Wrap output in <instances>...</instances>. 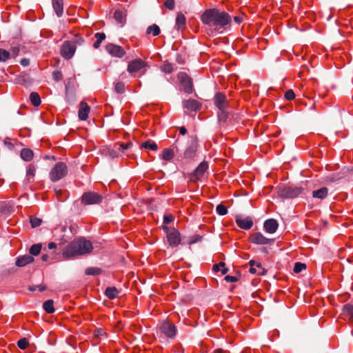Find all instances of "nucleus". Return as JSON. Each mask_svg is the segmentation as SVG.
I'll return each mask as SVG.
<instances>
[{
    "label": "nucleus",
    "instance_id": "obj_52",
    "mask_svg": "<svg viewBox=\"0 0 353 353\" xmlns=\"http://www.w3.org/2000/svg\"><path fill=\"white\" fill-rule=\"evenodd\" d=\"M52 77L55 81H59L62 79V74L60 71H54L52 74Z\"/></svg>",
    "mask_w": 353,
    "mask_h": 353
},
{
    "label": "nucleus",
    "instance_id": "obj_11",
    "mask_svg": "<svg viewBox=\"0 0 353 353\" xmlns=\"http://www.w3.org/2000/svg\"><path fill=\"white\" fill-rule=\"evenodd\" d=\"M147 66V63L141 59H136L129 62L127 70L129 73L139 72Z\"/></svg>",
    "mask_w": 353,
    "mask_h": 353
},
{
    "label": "nucleus",
    "instance_id": "obj_4",
    "mask_svg": "<svg viewBox=\"0 0 353 353\" xmlns=\"http://www.w3.org/2000/svg\"><path fill=\"white\" fill-rule=\"evenodd\" d=\"M304 189L301 186H283L278 190L279 196L285 199H294L303 193Z\"/></svg>",
    "mask_w": 353,
    "mask_h": 353
},
{
    "label": "nucleus",
    "instance_id": "obj_3",
    "mask_svg": "<svg viewBox=\"0 0 353 353\" xmlns=\"http://www.w3.org/2000/svg\"><path fill=\"white\" fill-rule=\"evenodd\" d=\"M214 103L216 107L220 110L221 113L219 114V119L225 121L228 118V101L226 96L221 93H216L214 97Z\"/></svg>",
    "mask_w": 353,
    "mask_h": 353
},
{
    "label": "nucleus",
    "instance_id": "obj_38",
    "mask_svg": "<svg viewBox=\"0 0 353 353\" xmlns=\"http://www.w3.org/2000/svg\"><path fill=\"white\" fill-rule=\"evenodd\" d=\"M41 250V245L40 244H34L30 248V253L32 255H38Z\"/></svg>",
    "mask_w": 353,
    "mask_h": 353
},
{
    "label": "nucleus",
    "instance_id": "obj_53",
    "mask_svg": "<svg viewBox=\"0 0 353 353\" xmlns=\"http://www.w3.org/2000/svg\"><path fill=\"white\" fill-rule=\"evenodd\" d=\"M174 221V216L172 214L165 215L163 217V223L168 224Z\"/></svg>",
    "mask_w": 353,
    "mask_h": 353
},
{
    "label": "nucleus",
    "instance_id": "obj_25",
    "mask_svg": "<svg viewBox=\"0 0 353 353\" xmlns=\"http://www.w3.org/2000/svg\"><path fill=\"white\" fill-rule=\"evenodd\" d=\"M328 194V190L327 188H321L317 190H314L312 192V196L314 198L319 199H325Z\"/></svg>",
    "mask_w": 353,
    "mask_h": 353
},
{
    "label": "nucleus",
    "instance_id": "obj_13",
    "mask_svg": "<svg viewBox=\"0 0 353 353\" xmlns=\"http://www.w3.org/2000/svg\"><path fill=\"white\" fill-rule=\"evenodd\" d=\"M235 221L236 225L243 230H250L253 225V220L250 216L243 217L237 216Z\"/></svg>",
    "mask_w": 353,
    "mask_h": 353
},
{
    "label": "nucleus",
    "instance_id": "obj_40",
    "mask_svg": "<svg viewBox=\"0 0 353 353\" xmlns=\"http://www.w3.org/2000/svg\"><path fill=\"white\" fill-rule=\"evenodd\" d=\"M161 70L164 73H171L173 70V67L171 63H166L161 66Z\"/></svg>",
    "mask_w": 353,
    "mask_h": 353
},
{
    "label": "nucleus",
    "instance_id": "obj_57",
    "mask_svg": "<svg viewBox=\"0 0 353 353\" xmlns=\"http://www.w3.org/2000/svg\"><path fill=\"white\" fill-rule=\"evenodd\" d=\"M48 247L50 250L54 249L57 247V245L54 242H51L48 245Z\"/></svg>",
    "mask_w": 353,
    "mask_h": 353
},
{
    "label": "nucleus",
    "instance_id": "obj_44",
    "mask_svg": "<svg viewBox=\"0 0 353 353\" xmlns=\"http://www.w3.org/2000/svg\"><path fill=\"white\" fill-rule=\"evenodd\" d=\"M216 212L221 216L225 215L228 213L226 207L222 204H219L216 208Z\"/></svg>",
    "mask_w": 353,
    "mask_h": 353
},
{
    "label": "nucleus",
    "instance_id": "obj_16",
    "mask_svg": "<svg viewBox=\"0 0 353 353\" xmlns=\"http://www.w3.org/2000/svg\"><path fill=\"white\" fill-rule=\"evenodd\" d=\"M183 106L184 108H186L190 111L196 112L200 110L201 105L198 101L195 99H188L183 101Z\"/></svg>",
    "mask_w": 353,
    "mask_h": 353
},
{
    "label": "nucleus",
    "instance_id": "obj_28",
    "mask_svg": "<svg viewBox=\"0 0 353 353\" xmlns=\"http://www.w3.org/2000/svg\"><path fill=\"white\" fill-rule=\"evenodd\" d=\"M182 77L185 78L186 81L185 83H182L184 87V90L185 92L190 94L192 92V83L191 79L188 77L186 74H183Z\"/></svg>",
    "mask_w": 353,
    "mask_h": 353
},
{
    "label": "nucleus",
    "instance_id": "obj_39",
    "mask_svg": "<svg viewBox=\"0 0 353 353\" xmlns=\"http://www.w3.org/2000/svg\"><path fill=\"white\" fill-rule=\"evenodd\" d=\"M10 57V54L8 51L4 49H0V61L5 62Z\"/></svg>",
    "mask_w": 353,
    "mask_h": 353
},
{
    "label": "nucleus",
    "instance_id": "obj_54",
    "mask_svg": "<svg viewBox=\"0 0 353 353\" xmlns=\"http://www.w3.org/2000/svg\"><path fill=\"white\" fill-rule=\"evenodd\" d=\"M225 279L226 281L230 282V283H234V282L237 281L236 277L233 276H230V275L226 276L225 277Z\"/></svg>",
    "mask_w": 353,
    "mask_h": 353
},
{
    "label": "nucleus",
    "instance_id": "obj_50",
    "mask_svg": "<svg viewBox=\"0 0 353 353\" xmlns=\"http://www.w3.org/2000/svg\"><path fill=\"white\" fill-rule=\"evenodd\" d=\"M165 6L169 10H173L174 8V0H166L164 3Z\"/></svg>",
    "mask_w": 353,
    "mask_h": 353
},
{
    "label": "nucleus",
    "instance_id": "obj_27",
    "mask_svg": "<svg viewBox=\"0 0 353 353\" xmlns=\"http://www.w3.org/2000/svg\"><path fill=\"white\" fill-rule=\"evenodd\" d=\"M20 155L24 161H30L32 159L34 153L30 149L24 148L21 150Z\"/></svg>",
    "mask_w": 353,
    "mask_h": 353
},
{
    "label": "nucleus",
    "instance_id": "obj_15",
    "mask_svg": "<svg viewBox=\"0 0 353 353\" xmlns=\"http://www.w3.org/2000/svg\"><path fill=\"white\" fill-rule=\"evenodd\" d=\"M249 265L250 266V272L251 274L264 275L267 272L266 270L262 266L261 263L259 262H256L254 260H251L249 261Z\"/></svg>",
    "mask_w": 353,
    "mask_h": 353
},
{
    "label": "nucleus",
    "instance_id": "obj_46",
    "mask_svg": "<svg viewBox=\"0 0 353 353\" xmlns=\"http://www.w3.org/2000/svg\"><path fill=\"white\" fill-rule=\"evenodd\" d=\"M305 268H306L305 264L297 262L294 265V272H296V273H299L302 270H305Z\"/></svg>",
    "mask_w": 353,
    "mask_h": 353
},
{
    "label": "nucleus",
    "instance_id": "obj_42",
    "mask_svg": "<svg viewBox=\"0 0 353 353\" xmlns=\"http://www.w3.org/2000/svg\"><path fill=\"white\" fill-rule=\"evenodd\" d=\"M115 91L119 94H122L125 92V84L123 82H117L114 86Z\"/></svg>",
    "mask_w": 353,
    "mask_h": 353
},
{
    "label": "nucleus",
    "instance_id": "obj_45",
    "mask_svg": "<svg viewBox=\"0 0 353 353\" xmlns=\"http://www.w3.org/2000/svg\"><path fill=\"white\" fill-rule=\"evenodd\" d=\"M114 17L118 23H122L124 19L123 13L121 11L116 10L114 13Z\"/></svg>",
    "mask_w": 353,
    "mask_h": 353
},
{
    "label": "nucleus",
    "instance_id": "obj_55",
    "mask_svg": "<svg viewBox=\"0 0 353 353\" xmlns=\"http://www.w3.org/2000/svg\"><path fill=\"white\" fill-rule=\"evenodd\" d=\"M21 65L26 67L30 64V61L28 59H22L20 61Z\"/></svg>",
    "mask_w": 353,
    "mask_h": 353
},
{
    "label": "nucleus",
    "instance_id": "obj_58",
    "mask_svg": "<svg viewBox=\"0 0 353 353\" xmlns=\"http://www.w3.org/2000/svg\"><path fill=\"white\" fill-rule=\"evenodd\" d=\"M183 73H181L179 75V79H180V81L181 83H185V78H184V77H182V74Z\"/></svg>",
    "mask_w": 353,
    "mask_h": 353
},
{
    "label": "nucleus",
    "instance_id": "obj_6",
    "mask_svg": "<svg viewBox=\"0 0 353 353\" xmlns=\"http://www.w3.org/2000/svg\"><path fill=\"white\" fill-rule=\"evenodd\" d=\"M163 228L167 233V239L170 245L172 247L177 246L181 242L179 232L175 228L170 229L168 226H163Z\"/></svg>",
    "mask_w": 353,
    "mask_h": 353
},
{
    "label": "nucleus",
    "instance_id": "obj_29",
    "mask_svg": "<svg viewBox=\"0 0 353 353\" xmlns=\"http://www.w3.org/2000/svg\"><path fill=\"white\" fill-rule=\"evenodd\" d=\"M182 77L185 78L186 81L185 83H182L184 87V90L185 92L190 94L192 92V83L191 79L188 77L186 74H183Z\"/></svg>",
    "mask_w": 353,
    "mask_h": 353
},
{
    "label": "nucleus",
    "instance_id": "obj_49",
    "mask_svg": "<svg viewBox=\"0 0 353 353\" xmlns=\"http://www.w3.org/2000/svg\"><path fill=\"white\" fill-rule=\"evenodd\" d=\"M9 52L10 54V57L14 58L19 54V48L18 46L12 47Z\"/></svg>",
    "mask_w": 353,
    "mask_h": 353
},
{
    "label": "nucleus",
    "instance_id": "obj_37",
    "mask_svg": "<svg viewBox=\"0 0 353 353\" xmlns=\"http://www.w3.org/2000/svg\"><path fill=\"white\" fill-rule=\"evenodd\" d=\"M36 172V168L34 165H29L27 170H26V175L28 177V179L30 180V179H32Z\"/></svg>",
    "mask_w": 353,
    "mask_h": 353
},
{
    "label": "nucleus",
    "instance_id": "obj_2",
    "mask_svg": "<svg viewBox=\"0 0 353 353\" xmlns=\"http://www.w3.org/2000/svg\"><path fill=\"white\" fill-rule=\"evenodd\" d=\"M92 243L84 238L75 239L65 246L63 250V257L70 259L74 257L86 255L92 252Z\"/></svg>",
    "mask_w": 353,
    "mask_h": 353
},
{
    "label": "nucleus",
    "instance_id": "obj_51",
    "mask_svg": "<svg viewBox=\"0 0 353 353\" xmlns=\"http://www.w3.org/2000/svg\"><path fill=\"white\" fill-rule=\"evenodd\" d=\"M29 290L30 291H35V290H38L40 292H43L46 290V287L43 285H39L31 286L29 288Z\"/></svg>",
    "mask_w": 353,
    "mask_h": 353
},
{
    "label": "nucleus",
    "instance_id": "obj_12",
    "mask_svg": "<svg viewBox=\"0 0 353 353\" xmlns=\"http://www.w3.org/2000/svg\"><path fill=\"white\" fill-rule=\"evenodd\" d=\"M108 52L113 57L121 58L125 54V50L120 46L109 43L105 46Z\"/></svg>",
    "mask_w": 353,
    "mask_h": 353
},
{
    "label": "nucleus",
    "instance_id": "obj_48",
    "mask_svg": "<svg viewBox=\"0 0 353 353\" xmlns=\"http://www.w3.org/2000/svg\"><path fill=\"white\" fill-rule=\"evenodd\" d=\"M30 223L33 228H36L41 225V220L39 218L34 217L30 219Z\"/></svg>",
    "mask_w": 353,
    "mask_h": 353
},
{
    "label": "nucleus",
    "instance_id": "obj_5",
    "mask_svg": "<svg viewBox=\"0 0 353 353\" xmlns=\"http://www.w3.org/2000/svg\"><path fill=\"white\" fill-rule=\"evenodd\" d=\"M67 174L68 167L66 164L63 162H59L51 169L49 176L52 181L56 182L65 177Z\"/></svg>",
    "mask_w": 353,
    "mask_h": 353
},
{
    "label": "nucleus",
    "instance_id": "obj_7",
    "mask_svg": "<svg viewBox=\"0 0 353 353\" xmlns=\"http://www.w3.org/2000/svg\"><path fill=\"white\" fill-rule=\"evenodd\" d=\"M102 201V196L95 192H85L82 195L81 202L85 205L98 204Z\"/></svg>",
    "mask_w": 353,
    "mask_h": 353
},
{
    "label": "nucleus",
    "instance_id": "obj_9",
    "mask_svg": "<svg viewBox=\"0 0 353 353\" xmlns=\"http://www.w3.org/2000/svg\"><path fill=\"white\" fill-rule=\"evenodd\" d=\"M208 168V163L206 161L201 162L195 169L194 172L191 174L190 176V181L192 182H196L200 180L203 177Z\"/></svg>",
    "mask_w": 353,
    "mask_h": 353
},
{
    "label": "nucleus",
    "instance_id": "obj_56",
    "mask_svg": "<svg viewBox=\"0 0 353 353\" xmlns=\"http://www.w3.org/2000/svg\"><path fill=\"white\" fill-rule=\"evenodd\" d=\"M179 132L181 134L184 135L187 133V130L184 126H182L179 128Z\"/></svg>",
    "mask_w": 353,
    "mask_h": 353
},
{
    "label": "nucleus",
    "instance_id": "obj_1",
    "mask_svg": "<svg viewBox=\"0 0 353 353\" xmlns=\"http://www.w3.org/2000/svg\"><path fill=\"white\" fill-rule=\"evenodd\" d=\"M201 20L215 34L223 33L232 23V17L228 12L216 8L205 10L201 16Z\"/></svg>",
    "mask_w": 353,
    "mask_h": 353
},
{
    "label": "nucleus",
    "instance_id": "obj_10",
    "mask_svg": "<svg viewBox=\"0 0 353 353\" xmlns=\"http://www.w3.org/2000/svg\"><path fill=\"white\" fill-rule=\"evenodd\" d=\"M249 241L256 245H268L273 241V239L266 238L261 232H255L250 236Z\"/></svg>",
    "mask_w": 353,
    "mask_h": 353
},
{
    "label": "nucleus",
    "instance_id": "obj_35",
    "mask_svg": "<svg viewBox=\"0 0 353 353\" xmlns=\"http://www.w3.org/2000/svg\"><path fill=\"white\" fill-rule=\"evenodd\" d=\"M213 270L215 272L221 271L223 275L228 272V268H225V264L223 262H220L218 264L213 265Z\"/></svg>",
    "mask_w": 353,
    "mask_h": 353
},
{
    "label": "nucleus",
    "instance_id": "obj_21",
    "mask_svg": "<svg viewBox=\"0 0 353 353\" xmlns=\"http://www.w3.org/2000/svg\"><path fill=\"white\" fill-rule=\"evenodd\" d=\"M175 26L178 30H183L186 27V18L181 12L178 13L176 18Z\"/></svg>",
    "mask_w": 353,
    "mask_h": 353
},
{
    "label": "nucleus",
    "instance_id": "obj_43",
    "mask_svg": "<svg viewBox=\"0 0 353 353\" xmlns=\"http://www.w3.org/2000/svg\"><path fill=\"white\" fill-rule=\"evenodd\" d=\"M17 345L20 349L25 350L29 345V342L26 338H23L18 341Z\"/></svg>",
    "mask_w": 353,
    "mask_h": 353
},
{
    "label": "nucleus",
    "instance_id": "obj_34",
    "mask_svg": "<svg viewBox=\"0 0 353 353\" xmlns=\"http://www.w3.org/2000/svg\"><path fill=\"white\" fill-rule=\"evenodd\" d=\"M161 30L159 27L156 25L153 24L152 26H150L146 30V33L148 34H152L153 36H157L160 34Z\"/></svg>",
    "mask_w": 353,
    "mask_h": 353
},
{
    "label": "nucleus",
    "instance_id": "obj_47",
    "mask_svg": "<svg viewBox=\"0 0 353 353\" xmlns=\"http://www.w3.org/2000/svg\"><path fill=\"white\" fill-rule=\"evenodd\" d=\"M285 99L291 101L295 98V94L292 90H288L285 93Z\"/></svg>",
    "mask_w": 353,
    "mask_h": 353
},
{
    "label": "nucleus",
    "instance_id": "obj_17",
    "mask_svg": "<svg viewBox=\"0 0 353 353\" xmlns=\"http://www.w3.org/2000/svg\"><path fill=\"white\" fill-rule=\"evenodd\" d=\"M278 223L275 219H270L264 222L263 227L265 230L270 233H274L278 228Z\"/></svg>",
    "mask_w": 353,
    "mask_h": 353
},
{
    "label": "nucleus",
    "instance_id": "obj_20",
    "mask_svg": "<svg viewBox=\"0 0 353 353\" xmlns=\"http://www.w3.org/2000/svg\"><path fill=\"white\" fill-rule=\"evenodd\" d=\"M196 143H192L185 150L183 157L186 159H192L196 156Z\"/></svg>",
    "mask_w": 353,
    "mask_h": 353
},
{
    "label": "nucleus",
    "instance_id": "obj_33",
    "mask_svg": "<svg viewBox=\"0 0 353 353\" xmlns=\"http://www.w3.org/2000/svg\"><path fill=\"white\" fill-rule=\"evenodd\" d=\"M43 310L48 314H52L54 312V301L52 300H48L43 304Z\"/></svg>",
    "mask_w": 353,
    "mask_h": 353
},
{
    "label": "nucleus",
    "instance_id": "obj_41",
    "mask_svg": "<svg viewBox=\"0 0 353 353\" xmlns=\"http://www.w3.org/2000/svg\"><path fill=\"white\" fill-rule=\"evenodd\" d=\"M132 145L131 142H128L126 143H117L116 146H117V149L122 152H124L126 150L130 148Z\"/></svg>",
    "mask_w": 353,
    "mask_h": 353
},
{
    "label": "nucleus",
    "instance_id": "obj_14",
    "mask_svg": "<svg viewBox=\"0 0 353 353\" xmlns=\"http://www.w3.org/2000/svg\"><path fill=\"white\" fill-rule=\"evenodd\" d=\"M160 330L162 333L169 338H174L176 333L174 325L168 322H163L160 327Z\"/></svg>",
    "mask_w": 353,
    "mask_h": 353
},
{
    "label": "nucleus",
    "instance_id": "obj_18",
    "mask_svg": "<svg viewBox=\"0 0 353 353\" xmlns=\"http://www.w3.org/2000/svg\"><path fill=\"white\" fill-rule=\"evenodd\" d=\"M90 108L85 102H81L79 110V117L82 121H85L88 118Z\"/></svg>",
    "mask_w": 353,
    "mask_h": 353
},
{
    "label": "nucleus",
    "instance_id": "obj_23",
    "mask_svg": "<svg viewBox=\"0 0 353 353\" xmlns=\"http://www.w3.org/2000/svg\"><path fill=\"white\" fill-rule=\"evenodd\" d=\"M161 157L165 161H170L174 157V148L164 149L161 152Z\"/></svg>",
    "mask_w": 353,
    "mask_h": 353
},
{
    "label": "nucleus",
    "instance_id": "obj_22",
    "mask_svg": "<svg viewBox=\"0 0 353 353\" xmlns=\"http://www.w3.org/2000/svg\"><path fill=\"white\" fill-rule=\"evenodd\" d=\"M53 8L58 17H61L63 13V0H52Z\"/></svg>",
    "mask_w": 353,
    "mask_h": 353
},
{
    "label": "nucleus",
    "instance_id": "obj_24",
    "mask_svg": "<svg viewBox=\"0 0 353 353\" xmlns=\"http://www.w3.org/2000/svg\"><path fill=\"white\" fill-rule=\"evenodd\" d=\"M119 293H120V290H118L115 287L107 288L105 291V296L110 299H116L117 297H118Z\"/></svg>",
    "mask_w": 353,
    "mask_h": 353
},
{
    "label": "nucleus",
    "instance_id": "obj_30",
    "mask_svg": "<svg viewBox=\"0 0 353 353\" xmlns=\"http://www.w3.org/2000/svg\"><path fill=\"white\" fill-rule=\"evenodd\" d=\"M141 148L150 150H157L158 149V145L154 141L149 140L143 142L141 145Z\"/></svg>",
    "mask_w": 353,
    "mask_h": 353
},
{
    "label": "nucleus",
    "instance_id": "obj_32",
    "mask_svg": "<svg viewBox=\"0 0 353 353\" xmlns=\"http://www.w3.org/2000/svg\"><path fill=\"white\" fill-rule=\"evenodd\" d=\"M96 39L95 42L93 44L94 48H99L101 42L105 39V34L103 32H97L94 34Z\"/></svg>",
    "mask_w": 353,
    "mask_h": 353
},
{
    "label": "nucleus",
    "instance_id": "obj_36",
    "mask_svg": "<svg viewBox=\"0 0 353 353\" xmlns=\"http://www.w3.org/2000/svg\"><path fill=\"white\" fill-rule=\"evenodd\" d=\"M102 270L99 268L97 267H90L85 270V273L87 275H99L101 274Z\"/></svg>",
    "mask_w": 353,
    "mask_h": 353
},
{
    "label": "nucleus",
    "instance_id": "obj_59",
    "mask_svg": "<svg viewBox=\"0 0 353 353\" xmlns=\"http://www.w3.org/2000/svg\"><path fill=\"white\" fill-rule=\"evenodd\" d=\"M234 20L236 23L239 24L242 21V18L240 17H234Z\"/></svg>",
    "mask_w": 353,
    "mask_h": 353
},
{
    "label": "nucleus",
    "instance_id": "obj_60",
    "mask_svg": "<svg viewBox=\"0 0 353 353\" xmlns=\"http://www.w3.org/2000/svg\"><path fill=\"white\" fill-rule=\"evenodd\" d=\"M41 258L43 261H46L48 259V256L47 254H43Z\"/></svg>",
    "mask_w": 353,
    "mask_h": 353
},
{
    "label": "nucleus",
    "instance_id": "obj_61",
    "mask_svg": "<svg viewBox=\"0 0 353 353\" xmlns=\"http://www.w3.org/2000/svg\"><path fill=\"white\" fill-rule=\"evenodd\" d=\"M214 353H224L222 350H216L214 352Z\"/></svg>",
    "mask_w": 353,
    "mask_h": 353
},
{
    "label": "nucleus",
    "instance_id": "obj_19",
    "mask_svg": "<svg viewBox=\"0 0 353 353\" xmlns=\"http://www.w3.org/2000/svg\"><path fill=\"white\" fill-rule=\"evenodd\" d=\"M34 258L28 254L19 256L15 261V265L18 267H23L26 265L32 263Z\"/></svg>",
    "mask_w": 353,
    "mask_h": 353
},
{
    "label": "nucleus",
    "instance_id": "obj_26",
    "mask_svg": "<svg viewBox=\"0 0 353 353\" xmlns=\"http://www.w3.org/2000/svg\"><path fill=\"white\" fill-rule=\"evenodd\" d=\"M343 312L348 318L349 321L353 323V306L350 304H345L343 306Z\"/></svg>",
    "mask_w": 353,
    "mask_h": 353
},
{
    "label": "nucleus",
    "instance_id": "obj_31",
    "mask_svg": "<svg viewBox=\"0 0 353 353\" xmlns=\"http://www.w3.org/2000/svg\"><path fill=\"white\" fill-rule=\"evenodd\" d=\"M30 100L31 103L35 107H37L41 104V98L37 92H31L30 94Z\"/></svg>",
    "mask_w": 353,
    "mask_h": 353
},
{
    "label": "nucleus",
    "instance_id": "obj_8",
    "mask_svg": "<svg viewBox=\"0 0 353 353\" xmlns=\"http://www.w3.org/2000/svg\"><path fill=\"white\" fill-rule=\"evenodd\" d=\"M76 51V45L72 41H65L61 49V56L66 59H70L72 57Z\"/></svg>",
    "mask_w": 353,
    "mask_h": 353
}]
</instances>
